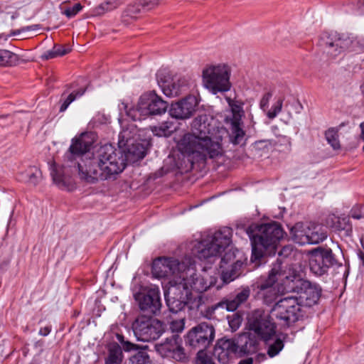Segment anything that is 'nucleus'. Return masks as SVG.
I'll list each match as a JSON object with an SVG mask.
<instances>
[{
  "label": "nucleus",
  "mask_w": 364,
  "mask_h": 364,
  "mask_svg": "<svg viewBox=\"0 0 364 364\" xmlns=\"http://www.w3.org/2000/svg\"><path fill=\"white\" fill-rule=\"evenodd\" d=\"M151 130L155 136L168 137L177 130V126L173 122L166 121L158 126L151 127Z\"/></svg>",
  "instance_id": "obj_27"
},
{
  "label": "nucleus",
  "mask_w": 364,
  "mask_h": 364,
  "mask_svg": "<svg viewBox=\"0 0 364 364\" xmlns=\"http://www.w3.org/2000/svg\"><path fill=\"white\" fill-rule=\"evenodd\" d=\"M301 307L297 297L287 296L281 299L274 304L271 314L284 325L289 326L302 316Z\"/></svg>",
  "instance_id": "obj_11"
},
{
  "label": "nucleus",
  "mask_w": 364,
  "mask_h": 364,
  "mask_svg": "<svg viewBox=\"0 0 364 364\" xmlns=\"http://www.w3.org/2000/svg\"><path fill=\"white\" fill-rule=\"evenodd\" d=\"M157 80L163 93L167 97H176L187 90L188 82L185 78L164 80L158 76Z\"/></svg>",
  "instance_id": "obj_22"
},
{
  "label": "nucleus",
  "mask_w": 364,
  "mask_h": 364,
  "mask_svg": "<svg viewBox=\"0 0 364 364\" xmlns=\"http://www.w3.org/2000/svg\"><path fill=\"white\" fill-rule=\"evenodd\" d=\"M337 264V260L331 248L318 247L310 253L309 267L311 271L316 275L321 276L328 269Z\"/></svg>",
  "instance_id": "obj_14"
},
{
  "label": "nucleus",
  "mask_w": 364,
  "mask_h": 364,
  "mask_svg": "<svg viewBox=\"0 0 364 364\" xmlns=\"http://www.w3.org/2000/svg\"><path fill=\"white\" fill-rule=\"evenodd\" d=\"M319 43L327 55L336 58L350 46L352 40L337 33H326L321 36Z\"/></svg>",
  "instance_id": "obj_15"
},
{
  "label": "nucleus",
  "mask_w": 364,
  "mask_h": 364,
  "mask_svg": "<svg viewBox=\"0 0 364 364\" xmlns=\"http://www.w3.org/2000/svg\"><path fill=\"white\" fill-rule=\"evenodd\" d=\"M135 132L136 127L133 124H130L126 129H123L119 134V148L122 149L124 146L133 142L132 139L135 134Z\"/></svg>",
  "instance_id": "obj_30"
},
{
  "label": "nucleus",
  "mask_w": 364,
  "mask_h": 364,
  "mask_svg": "<svg viewBox=\"0 0 364 364\" xmlns=\"http://www.w3.org/2000/svg\"><path fill=\"white\" fill-rule=\"evenodd\" d=\"M266 359H267V355L265 353H257L255 358V360L257 363H262V362L264 361Z\"/></svg>",
  "instance_id": "obj_51"
},
{
  "label": "nucleus",
  "mask_w": 364,
  "mask_h": 364,
  "mask_svg": "<svg viewBox=\"0 0 364 364\" xmlns=\"http://www.w3.org/2000/svg\"><path fill=\"white\" fill-rule=\"evenodd\" d=\"M284 338L285 336H284L283 338H281V336H278L276 338L275 341L272 343L268 346L267 354L270 358H274L276 355H277L280 353V351H282V350L284 348Z\"/></svg>",
  "instance_id": "obj_34"
},
{
  "label": "nucleus",
  "mask_w": 364,
  "mask_h": 364,
  "mask_svg": "<svg viewBox=\"0 0 364 364\" xmlns=\"http://www.w3.org/2000/svg\"><path fill=\"white\" fill-rule=\"evenodd\" d=\"M135 299L141 311L154 316L161 313L162 304L158 287H151L139 293L135 296Z\"/></svg>",
  "instance_id": "obj_17"
},
{
  "label": "nucleus",
  "mask_w": 364,
  "mask_h": 364,
  "mask_svg": "<svg viewBox=\"0 0 364 364\" xmlns=\"http://www.w3.org/2000/svg\"><path fill=\"white\" fill-rule=\"evenodd\" d=\"M247 328L250 332L266 343L276 333V325L271 316L262 309L254 310L249 314Z\"/></svg>",
  "instance_id": "obj_10"
},
{
  "label": "nucleus",
  "mask_w": 364,
  "mask_h": 364,
  "mask_svg": "<svg viewBox=\"0 0 364 364\" xmlns=\"http://www.w3.org/2000/svg\"><path fill=\"white\" fill-rule=\"evenodd\" d=\"M170 329L173 333H180L181 332L185 326V319L179 318L173 320L170 322Z\"/></svg>",
  "instance_id": "obj_41"
},
{
  "label": "nucleus",
  "mask_w": 364,
  "mask_h": 364,
  "mask_svg": "<svg viewBox=\"0 0 364 364\" xmlns=\"http://www.w3.org/2000/svg\"><path fill=\"white\" fill-rule=\"evenodd\" d=\"M250 291L248 288L242 289L232 299H223L217 304L213 305L211 309L213 311L221 308L228 311H235L238 306L246 301L250 296Z\"/></svg>",
  "instance_id": "obj_24"
},
{
  "label": "nucleus",
  "mask_w": 364,
  "mask_h": 364,
  "mask_svg": "<svg viewBox=\"0 0 364 364\" xmlns=\"http://www.w3.org/2000/svg\"><path fill=\"white\" fill-rule=\"evenodd\" d=\"M215 338V328L213 325L205 322L200 323L191 328L186 337V344L198 350V352L210 346Z\"/></svg>",
  "instance_id": "obj_12"
},
{
  "label": "nucleus",
  "mask_w": 364,
  "mask_h": 364,
  "mask_svg": "<svg viewBox=\"0 0 364 364\" xmlns=\"http://www.w3.org/2000/svg\"><path fill=\"white\" fill-rule=\"evenodd\" d=\"M198 105V98L194 95H188L178 102H172L168 112L173 118L186 119L193 114Z\"/></svg>",
  "instance_id": "obj_18"
},
{
  "label": "nucleus",
  "mask_w": 364,
  "mask_h": 364,
  "mask_svg": "<svg viewBox=\"0 0 364 364\" xmlns=\"http://www.w3.org/2000/svg\"><path fill=\"white\" fill-rule=\"evenodd\" d=\"M238 354L235 339L225 337L219 339L214 349V356L222 364H228Z\"/></svg>",
  "instance_id": "obj_19"
},
{
  "label": "nucleus",
  "mask_w": 364,
  "mask_h": 364,
  "mask_svg": "<svg viewBox=\"0 0 364 364\" xmlns=\"http://www.w3.org/2000/svg\"><path fill=\"white\" fill-rule=\"evenodd\" d=\"M360 128L361 129V133L360 135V139L363 141H364V122L360 123Z\"/></svg>",
  "instance_id": "obj_55"
},
{
  "label": "nucleus",
  "mask_w": 364,
  "mask_h": 364,
  "mask_svg": "<svg viewBox=\"0 0 364 364\" xmlns=\"http://www.w3.org/2000/svg\"><path fill=\"white\" fill-rule=\"evenodd\" d=\"M308 224L296 223L290 230L292 240L299 245H304L309 244V237L306 234Z\"/></svg>",
  "instance_id": "obj_26"
},
{
  "label": "nucleus",
  "mask_w": 364,
  "mask_h": 364,
  "mask_svg": "<svg viewBox=\"0 0 364 364\" xmlns=\"http://www.w3.org/2000/svg\"><path fill=\"white\" fill-rule=\"evenodd\" d=\"M232 258H235V255L231 252H226L221 258L220 268L223 269L221 279L225 284L230 283L242 273L244 263L240 259H237L228 268H225V266L231 261Z\"/></svg>",
  "instance_id": "obj_20"
},
{
  "label": "nucleus",
  "mask_w": 364,
  "mask_h": 364,
  "mask_svg": "<svg viewBox=\"0 0 364 364\" xmlns=\"http://www.w3.org/2000/svg\"><path fill=\"white\" fill-rule=\"evenodd\" d=\"M35 27H36V26H27L26 28H23L21 29V31H25L33 30Z\"/></svg>",
  "instance_id": "obj_57"
},
{
  "label": "nucleus",
  "mask_w": 364,
  "mask_h": 364,
  "mask_svg": "<svg viewBox=\"0 0 364 364\" xmlns=\"http://www.w3.org/2000/svg\"><path fill=\"white\" fill-rule=\"evenodd\" d=\"M141 8L140 4L129 6L126 10L127 16L135 17V15L140 12Z\"/></svg>",
  "instance_id": "obj_47"
},
{
  "label": "nucleus",
  "mask_w": 364,
  "mask_h": 364,
  "mask_svg": "<svg viewBox=\"0 0 364 364\" xmlns=\"http://www.w3.org/2000/svg\"><path fill=\"white\" fill-rule=\"evenodd\" d=\"M186 269V261L180 262L173 258H159L152 264V273L158 278H170L171 281H178L180 274Z\"/></svg>",
  "instance_id": "obj_13"
},
{
  "label": "nucleus",
  "mask_w": 364,
  "mask_h": 364,
  "mask_svg": "<svg viewBox=\"0 0 364 364\" xmlns=\"http://www.w3.org/2000/svg\"><path fill=\"white\" fill-rule=\"evenodd\" d=\"M139 4L141 9L149 11L156 7L159 3L157 0H141Z\"/></svg>",
  "instance_id": "obj_42"
},
{
  "label": "nucleus",
  "mask_w": 364,
  "mask_h": 364,
  "mask_svg": "<svg viewBox=\"0 0 364 364\" xmlns=\"http://www.w3.org/2000/svg\"><path fill=\"white\" fill-rule=\"evenodd\" d=\"M23 179L26 182L36 185L42 177L41 170L35 166H29L22 173Z\"/></svg>",
  "instance_id": "obj_29"
},
{
  "label": "nucleus",
  "mask_w": 364,
  "mask_h": 364,
  "mask_svg": "<svg viewBox=\"0 0 364 364\" xmlns=\"http://www.w3.org/2000/svg\"><path fill=\"white\" fill-rule=\"evenodd\" d=\"M96 139L93 132L82 133L73 139L68 156L71 164L66 166H58L53 163L50 166V174L54 183L60 188L71 191L75 185L73 177L69 174L68 168L73 167L78 171L81 179L89 183L99 180H107L112 176L122 172L126 166L124 150L116 149L111 144H105L93 153L90 149Z\"/></svg>",
  "instance_id": "obj_1"
},
{
  "label": "nucleus",
  "mask_w": 364,
  "mask_h": 364,
  "mask_svg": "<svg viewBox=\"0 0 364 364\" xmlns=\"http://www.w3.org/2000/svg\"><path fill=\"white\" fill-rule=\"evenodd\" d=\"M363 208V205H359L356 207H354L351 211H350V215L352 218H355V219H360L363 218V215H361V213L359 212H357V208Z\"/></svg>",
  "instance_id": "obj_50"
},
{
  "label": "nucleus",
  "mask_w": 364,
  "mask_h": 364,
  "mask_svg": "<svg viewBox=\"0 0 364 364\" xmlns=\"http://www.w3.org/2000/svg\"><path fill=\"white\" fill-rule=\"evenodd\" d=\"M57 57H58V55L56 54V52H55L54 48H53L52 50H47L43 54H42L41 58L42 60H47L55 58Z\"/></svg>",
  "instance_id": "obj_49"
},
{
  "label": "nucleus",
  "mask_w": 364,
  "mask_h": 364,
  "mask_svg": "<svg viewBox=\"0 0 364 364\" xmlns=\"http://www.w3.org/2000/svg\"><path fill=\"white\" fill-rule=\"evenodd\" d=\"M204 86L213 94L225 92L230 89V70L225 64L206 66L202 73Z\"/></svg>",
  "instance_id": "obj_8"
},
{
  "label": "nucleus",
  "mask_w": 364,
  "mask_h": 364,
  "mask_svg": "<svg viewBox=\"0 0 364 364\" xmlns=\"http://www.w3.org/2000/svg\"><path fill=\"white\" fill-rule=\"evenodd\" d=\"M241 324V318L240 316L233 315L232 317L229 320V326L231 328L232 331H237Z\"/></svg>",
  "instance_id": "obj_45"
},
{
  "label": "nucleus",
  "mask_w": 364,
  "mask_h": 364,
  "mask_svg": "<svg viewBox=\"0 0 364 364\" xmlns=\"http://www.w3.org/2000/svg\"><path fill=\"white\" fill-rule=\"evenodd\" d=\"M51 328L50 326H46L44 328H41L39 331V334L46 336L50 333Z\"/></svg>",
  "instance_id": "obj_52"
},
{
  "label": "nucleus",
  "mask_w": 364,
  "mask_h": 364,
  "mask_svg": "<svg viewBox=\"0 0 364 364\" xmlns=\"http://www.w3.org/2000/svg\"><path fill=\"white\" fill-rule=\"evenodd\" d=\"M167 107V102L154 91L143 94L136 107L128 108L124 102L119 105V110L124 111L134 121L141 120L148 116L161 115L166 112Z\"/></svg>",
  "instance_id": "obj_6"
},
{
  "label": "nucleus",
  "mask_w": 364,
  "mask_h": 364,
  "mask_svg": "<svg viewBox=\"0 0 364 364\" xmlns=\"http://www.w3.org/2000/svg\"><path fill=\"white\" fill-rule=\"evenodd\" d=\"M254 359L252 358H247L241 360L238 364H253Z\"/></svg>",
  "instance_id": "obj_54"
},
{
  "label": "nucleus",
  "mask_w": 364,
  "mask_h": 364,
  "mask_svg": "<svg viewBox=\"0 0 364 364\" xmlns=\"http://www.w3.org/2000/svg\"><path fill=\"white\" fill-rule=\"evenodd\" d=\"M213 121L207 114L198 115L192 122V132L186 134L181 139L180 150L193 155L196 162L205 163L208 158L213 159L222 155V147L219 142L212 141L210 134L214 130Z\"/></svg>",
  "instance_id": "obj_3"
},
{
  "label": "nucleus",
  "mask_w": 364,
  "mask_h": 364,
  "mask_svg": "<svg viewBox=\"0 0 364 364\" xmlns=\"http://www.w3.org/2000/svg\"><path fill=\"white\" fill-rule=\"evenodd\" d=\"M119 4L115 0H107L97 6L94 10L95 15H102L107 11H111L118 6Z\"/></svg>",
  "instance_id": "obj_36"
},
{
  "label": "nucleus",
  "mask_w": 364,
  "mask_h": 364,
  "mask_svg": "<svg viewBox=\"0 0 364 364\" xmlns=\"http://www.w3.org/2000/svg\"><path fill=\"white\" fill-rule=\"evenodd\" d=\"M195 364H215V363L205 351L201 350L197 353Z\"/></svg>",
  "instance_id": "obj_40"
},
{
  "label": "nucleus",
  "mask_w": 364,
  "mask_h": 364,
  "mask_svg": "<svg viewBox=\"0 0 364 364\" xmlns=\"http://www.w3.org/2000/svg\"><path fill=\"white\" fill-rule=\"evenodd\" d=\"M272 92H267L262 96V97L260 100V102H259V106H260V108L263 111H265L267 109V108L268 107L269 102V100L272 98Z\"/></svg>",
  "instance_id": "obj_44"
},
{
  "label": "nucleus",
  "mask_w": 364,
  "mask_h": 364,
  "mask_svg": "<svg viewBox=\"0 0 364 364\" xmlns=\"http://www.w3.org/2000/svg\"><path fill=\"white\" fill-rule=\"evenodd\" d=\"M132 328L137 340L149 342L158 339L165 331L164 323L151 315H139Z\"/></svg>",
  "instance_id": "obj_9"
},
{
  "label": "nucleus",
  "mask_w": 364,
  "mask_h": 364,
  "mask_svg": "<svg viewBox=\"0 0 364 364\" xmlns=\"http://www.w3.org/2000/svg\"><path fill=\"white\" fill-rule=\"evenodd\" d=\"M279 281L283 291L299 294L297 299L302 306L311 307L319 300L321 289L317 284L304 279L301 274L293 269L289 268L288 272L283 270L282 262L278 259L273 264L267 279L257 286L258 293L263 296L265 303H270L275 299L276 292L273 285Z\"/></svg>",
  "instance_id": "obj_2"
},
{
  "label": "nucleus",
  "mask_w": 364,
  "mask_h": 364,
  "mask_svg": "<svg viewBox=\"0 0 364 364\" xmlns=\"http://www.w3.org/2000/svg\"><path fill=\"white\" fill-rule=\"evenodd\" d=\"M53 48L58 57L65 55L71 51V48L70 46H61L55 44L54 45Z\"/></svg>",
  "instance_id": "obj_43"
},
{
  "label": "nucleus",
  "mask_w": 364,
  "mask_h": 364,
  "mask_svg": "<svg viewBox=\"0 0 364 364\" xmlns=\"http://www.w3.org/2000/svg\"><path fill=\"white\" fill-rule=\"evenodd\" d=\"M119 341H120L122 343L123 348L126 351H130L132 350H134L136 348V345L129 342V341H124V337L122 336L118 335L117 336Z\"/></svg>",
  "instance_id": "obj_48"
},
{
  "label": "nucleus",
  "mask_w": 364,
  "mask_h": 364,
  "mask_svg": "<svg viewBox=\"0 0 364 364\" xmlns=\"http://www.w3.org/2000/svg\"><path fill=\"white\" fill-rule=\"evenodd\" d=\"M232 242V229L223 228L213 235L207 237L196 246V255L200 259L220 255Z\"/></svg>",
  "instance_id": "obj_7"
},
{
  "label": "nucleus",
  "mask_w": 364,
  "mask_h": 364,
  "mask_svg": "<svg viewBox=\"0 0 364 364\" xmlns=\"http://www.w3.org/2000/svg\"><path fill=\"white\" fill-rule=\"evenodd\" d=\"M155 348L163 358L181 363L188 360L187 354L182 346V340L178 335H173L167 338L163 343L156 344Z\"/></svg>",
  "instance_id": "obj_16"
},
{
  "label": "nucleus",
  "mask_w": 364,
  "mask_h": 364,
  "mask_svg": "<svg viewBox=\"0 0 364 364\" xmlns=\"http://www.w3.org/2000/svg\"><path fill=\"white\" fill-rule=\"evenodd\" d=\"M360 88H361V91H362V94L364 96V83L361 85Z\"/></svg>",
  "instance_id": "obj_60"
},
{
  "label": "nucleus",
  "mask_w": 364,
  "mask_h": 364,
  "mask_svg": "<svg viewBox=\"0 0 364 364\" xmlns=\"http://www.w3.org/2000/svg\"><path fill=\"white\" fill-rule=\"evenodd\" d=\"M82 6L80 4H75L73 7L67 9L65 11V14L69 18L73 17L77 14L82 9Z\"/></svg>",
  "instance_id": "obj_46"
},
{
  "label": "nucleus",
  "mask_w": 364,
  "mask_h": 364,
  "mask_svg": "<svg viewBox=\"0 0 364 364\" xmlns=\"http://www.w3.org/2000/svg\"><path fill=\"white\" fill-rule=\"evenodd\" d=\"M291 251V249L289 247H284L279 252V256H288V254Z\"/></svg>",
  "instance_id": "obj_53"
},
{
  "label": "nucleus",
  "mask_w": 364,
  "mask_h": 364,
  "mask_svg": "<svg viewBox=\"0 0 364 364\" xmlns=\"http://www.w3.org/2000/svg\"><path fill=\"white\" fill-rule=\"evenodd\" d=\"M358 255L360 260L362 261L363 264L364 265V253L360 252Z\"/></svg>",
  "instance_id": "obj_59"
},
{
  "label": "nucleus",
  "mask_w": 364,
  "mask_h": 364,
  "mask_svg": "<svg viewBox=\"0 0 364 364\" xmlns=\"http://www.w3.org/2000/svg\"><path fill=\"white\" fill-rule=\"evenodd\" d=\"M309 232V244H318L327 237L326 229L320 225L311 224V232Z\"/></svg>",
  "instance_id": "obj_28"
},
{
  "label": "nucleus",
  "mask_w": 364,
  "mask_h": 364,
  "mask_svg": "<svg viewBox=\"0 0 364 364\" xmlns=\"http://www.w3.org/2000/svg\"><path fill=\"white\" fill-rule=\"evenodd\" d=\"M85 88H80L77 91H75L69 94L67 97L65 96V93H63L61 96V101H63L60 107V112H63L66 110L68 106L77 98L81 97L85 92Z\"/></svg>",
  "instance_id": "obj_31"
},
{
  "label": "nucleus",
  "mask_w": 364,
  "mask_h": 364,
  "mask_svg": "<svg viewBox=\"0 0 364 364\" xmlns=\"http://www.w3.org/2000/svg\"><path fill=\"white\" fill-rule=\"evenodd\" d=\"M122 150H124L126 164L135 163L142 159L147 153V148L140 142H131L122 147Z\"/></svg>",
  "instance_id": "obj_25"
},
{
  "label": "nucleus",
  "mask_w": 364,
  "mask_h": 364,
  "mask_svg": "<svg viewBox=\"0 0 364 364\" xmlns=\"http://www.w3.org/2000/svg\"><path fill=\"white\" fill-rule=\"evenodd\" d=\"M16 60V55L8 50H0V66L11 65Z\"/></svg>",
  "instance_id": "obj_35"
},
{
  "label": "nucleus",
  "mask_w": 364,
  "mask_h": 364,
  "mask_svg": "<svg viewBox=\"0 0 364 364\" xmlns=\"http://www.w3.org/2000/svg\"><path fill=\"white\" fill-rule=\"evenodd\" d=\"M131 364H151L148 353L145 351H139L130 359Z\"/></svg>",
  "instance_id": "obj_38"
},
{
  "label": "nucleus",
  "mask_w": 364,
  "mask_h": 364,
  "mask_svg": "<svg viewBox=\"0 0 364 364\" xmlns=\"http://www.w3.org/2000/svg\"><path fill=\"white\" fill-rule=\"evenodd\" d=\"M286 109H287L289 117H292L294 114H300L304 109L302 104L299 100H294L293 102H288L286 104Z\"/></svg>",
  "instance_id": "obj_37"
},
{
  "label": "nucleus",
  "mask_w": 364,
  "mask_h": 364,
  "mask_svg": "<svg viewBox=\"0 0 364 364\" xmlns=\"http://www.w3.org/2000/svg\"><path fill=\"white\" fill-rule=\"evenodd\" d=\"M308 230L306 231V234L308 235V237H311V233L309 232H311V224H308Z\"/></svg>",
  "instance_id": "obj_58"
},
{
  "label": "nucleus",
  "mask_w": 364,
  "mask_h": 364,
  "mask_svg": "<svg viewBox=\"0 0 364 364\" xmlns=\"http://www.w3.org/2000/svg\"><path fill=\"white\" fill-rule=\"evenodd\" d=\"M233 118L231 121V133L230 134V141L235 145L241 144L245 137V132L241 127V113L242 108L240 106L232 107Z\"/></svg>",
  "instance_id": "obj_23"
},
{
  "label": "nucleus",
  "mask_w": 364,
  "mask_h": 364,
  "mask_svg": "<svg viewBox=\"0 0 364 364\" xmlns=\"http://www.w3.org/2000/svg\"><path fill=\"white\" fill-rule=\"evenodd\" d=\"M122 361V350L118 345H114L109 348V355L105 364H121Z\"/></svg>",
  "instance_id": "obj_32"
},
{
  "label": "nucleus",
  "mask_w": 364,
  "mask_h": 364,
  "mask_svg": "<svg viewBox=\"0 0 364 364\" xmlns=\"http://www.w3.org/2000/svg\"><path fill=\"white\" fill-rule=\"evenodd\" d=\"M284 98H279L277 102L272 106V108L267 112V116L269 119H274L277 114L282 111L283 107Z\"/></svg>",
  "instance_id": "obj_39"
},
{
  "label": "nucleus",
  "mask_w": 364,
  "mask_h": 364,
  "mask_svg": "<svg viewBox=\"0 0 364 364\" xmlns=\"http://www.w3.org/2000/svg\"><path fill=\"white\" fill-rule=\"evenodd\" d=\"M252 245L251 262L259 261L269 248H274L283 237L284 230L277 222L254 223L247 229Z\"/></svg>",
  "instance_id": "obj_5"
},
{
  "label": "nucleus",
  "mask_w": 364,
  "mask_h": 364,
  "mask_svg": "<svg viewBox=\"0 0 364 364\" xmlns=\"http://www.w3.org/2000/svg\"><path fill=\"white\" fill-rule=\"evenodd\" d=\"M216 278L210 277L208 279L196 272L191 260H186V269L181 272L178 281H171L165 292L166 304L173 313L183 310L192 299V292L201 293L213 287Z\"/></svg>",
  "instance_id": "obj_4"
},
{
  "label": "nucleus",
  "mask_w": 364,
  "mask_h": 364,
  "mask_svg": "<svg viewBox=\"0 0 364 364\" xmlns=\"http://www.w3.org/2000/svg\"><path fill=\"white\" fill-rule=\"evenodd\" d=\"M8 265L7 261H2L0 262V271Z\"/></svg>",
  "instance_id": "obj_56"
},
{
  "label": "nucleus",
  "mask_w": 364,
  "mask_h": 364,
  "mask_svg": "<svg viewBox=\"0 0 364 364\" xmlns=\"http://www.w3.org/2000/svg\"><path fill=\"white\" fill-rule=\"evenodd\" d=\"M235 341L240 356L252 355L259 350V338L250 331L240 334Z\"/></svg>",
  "instance_id": "obj_21"
},
{
  "label": "nucleus",
  "mask_w": 364,
  "mask_h": 364,
  "mask_svg": "<svg viewBox=\"0 0 364 364\" xmlns=\"http://www.w3.org/2000/svg\"><path fill=\"white\" fill-rule=\"evenodd\" d=\"M325 137L328 143L334 150L341 149V144L338 139V131L336 128H330L325 132Z\"/></svg>",
  "instance_id": "obj_33"
}]
</instances>
